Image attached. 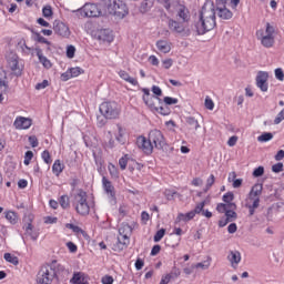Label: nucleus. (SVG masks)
I'll return each instance as SVG.
<instances>
[{"label":"nucleus","instance_id":"1","mask_svg":"<svg viewBox=\"0 0 284 284\" xmlns=\"http://www.w3.org/2000/svg\"><path fill=\"white\" fill-rule=\"evenodd\" d=\"M196 34H205L210 30L216 28V11L214 10V3L205 2L200 10V19L194 24Z\"/></svg>","mask_w":284,"mask_h":284},{"label":"nucleus","instance_id":"2","mask_svg":"<svg viewBox=\"0 0 284 284\" xmlns=\"http://www.w3.org/2000/svg\"><path fill=\"white\" fill-rule=\"evenodd\" d=\"M72 205L79 216H89L92 210V203L88 201V192L83 190H79L74 195Z\"/></svg>","mask_w":284,"mask_h":284},{"label":"nucleus","instance_id":"3","mask_svg":"<svg viewBox=\"0 0 284 284\" xmlns=\"http://www.w3.org/2000/svg\"><path fill=\"white\" fill-rule=\"evenodd\" d=\"M256 39L263 48H274V43H276V29L267 22L264 29L256 31Z\"/></svg>","mask_w":284,"mask_h":284},{"label":"nucleus","instance_id":"4","mask_svg":"<svg viewBox=\"0 0 284 284\" xmlns=\"http://www.w3.org/2000/svg\"><path fill=\"white\" fill-rule=\"evenodd\" d=\"M57 267H59L57 261H52L50 264L41 266L38 273V283L52 284V281H54V277L57 276Z\"/></svg>","mask_w":284,"mask_h":284},{"label":"nucleus","instance_id":"5","mask_svg":"<svg viewBox=\"0 0 284 284\" xmlns=\"http://www.w3.org/2000/svg\"><path fill=\"white\" fill-rule=\"evenodd\" d=\"M106 10H108L109 14L116 17V19H125V17H128V14H130L128 4H125V2H123V0H109Z\"/></svg>","mask_w":284,"mask_h":284},{"label":"nucleus","instance_id":"6","mask_svg":"<svg viewBox=\"0 0 284 284\" xmlns=\"http://www.w3.org/2000/svg\"><path fill=\"white\" fill-rule=\"evenodd\" d=\"M24 68L26 64H23V60H21L17 53H9L7 55V70L13 74V77H21Z\"/></svg>","mask_w":284,"mask_h":284},{"label":"nucleus","instance_id":"7","mask_svg":"<svg viewBox=\"0 0 284 284\" xmlns=\"http://www.w3.org/2000/svg\"><path fill=\"white\" fill-rule=\"evenodd\" d=\"M99 110L104 119H119L121 114V105L114 101L102 102Z\"/></svg>","mask_w":284,"mask_h":284},{"label":"nucleus","instance_id":"8","mask_svg":"<svg viewBox=\"0 0 284 284\" xmlns=\"http://www.w3.org/2000/svg\"><path fill=\"white\" fill-rule=\"evenodd\" d=\"M134 227H136V222H132L131 224H129L128 222H124L121 224L119 229V234L120 236H122L124 242L121 244V242L119 241V245H122L120 250H123L125 245L130 243V236H132V232Z\"/></svg>","mask_w":284,"mask_h":284},{"label":"nucleus","instance_id":"9","mask_svg":"<svg viewBox=\"0 0 284 284\" xmlns=\"http://www.w3.org/2000/svg\"><path fill=\"white\" fill-rule=\"evenodd\" d=\"M149 139L153 148H156V150H163L165 148V136L163 135V132L161 130L154 129L149 132Z\"/></svg>","mask_w":284,"mask_h":284},{"label":"nucleus","instance_id":"10","mask_svg":"<svg viewBox=\"0 0 284 284\" xmlns=\"http://www.w3.org/2000/svg\"><path fill=\"white\" fill-rule=\"evenodd\" d=\"M78 12L83 18H95L101 14V8L95 3H85Z\"/></svg>","mask_w":284,"mask_h":284},{"label":"nucleus","instance_id":"11","mask_svg":"<svg viewBox=\"0 0 284 284\" xmlns=\"http://www.w3.org/2000/svg\"><path fill=\"white\" fill-rule=\"evenodd\" d=\"M136 145L144 154H152V152H154V144H152L150 138L143 135L138 136Z\"/></svg>","mask_w":284,"mask_h":284},{"label":"nucleus","instance_id":"12","mask_svg":"<svg viewBox=\"0 0 284 284\" xmlns=\"http://www.w3.org/2000/svg\"><path fill=\"white\" fill-rule=\"evenodd\" d=\"M184 22H179L176 20H169V29L172 30V32H178V34H185L186 37H190V29L183 24Z\"/></svg>","mask_w":284,"mask_h":284},{"label":"nucleus","instance_id":"13","mask_svg":"<svg viewBox=\"0 0 284 284\" xmlns=\"http://www.w3.org/2000/svg\"><path fill=\"white\" fill-rule=\"evenodd\" d=\"M53 31L55 34H58L59 37H63L64 39H68V37H70V27L59 20H55L53 22Z\"/></svg>","mask_w":284,"mask_h":284},{"label":"nucleus","instance_id":"14","mask_svg":"<svg viewBox=\"0 0 284 284\" xmlns=\"http://www.w3.org/2000/svg\"><path fill=\"white\" fill-rule=\"evenodd\" d=\"M268 79H270V73H267V71H258L255 81H256L257 88H260V90L262 92H267V90H268L267 80Z\"/></svg>","mask_w":284,"mask_h":284},{"label":"nucleus","instance_id":"15","mask_svg":"<svg viewBox=\"0 0 284 284\" xmlns=\"http://www.w3.org/2000/svg\"><path fill=\"white\" fill-rule=\"evenodd\" d=\"M16 130H30L32 128V119L26 116H17L13 122Z\"/></svg>","mask_w":284,"mask_h":284},{"label":"nucleus","instance_id":"16","mask_svg":"<svg viewBox=\"0 0 284 284\" xmlns=\"http://www.w3.org/2000/svg\"><path fill=\"white\" fill-rule=\"evenodd\" d=\"M142 92H143L142 101H144L145 105L150 110H159V108H156V104L154 103V97L150 94V89L143 88Z\"/></svg>","mask_w":284,"mask_h":284},{"label":"nucleus","instance_id":"17","mask_svg":"<svg viewBox=\"0 0 284 284\" xmlns=\"http://www.w3.org/2000/svg\"><path fill=\"white\" fill-rule=\"evenodd\" d=\"M72 284H90V277L83 272H77L70 280Z\"/></svg>","mask_w":284,"mask_h":284},{"label":"nucleus","instance_id":"18","mask_svg":"<svg viewBox=\"0 0 284 284\" xmlns=\"http://www.w3.org/2000/svg\"><path fill=\"white\" fill-rule=\"evenodd\" d=\"M178 17L181 19L182 23H190L192 14H190V9L185 6H180L178 9Z\"/></svg>","mask_w":284,"mask_h":284},{"label":"nucleus","instance_id":"19","mask_svg":"<svg viewBox=\"0 0 284 284\" xmlns=\"http://www.w3.org/2000/svg\"><path fill=\"white\" fill-rule=\"evenodd\" d=\"M24 234L30 236L32 241H37L39 239V233L34 231V226L32 225V220L29 217V222L23 225Z\"/></svg>","mask_w":284,"mask_h":284},{"label":"nucleus","instance_id":"20","mask_svg":"<svg viewBox=\"0 0 284 284\" xmlns=\"http://www.w3.org/2000/svg\"><path fill=\"white\" fill-rule=\"evenodd\" d=\"M258 205H261V197L248 199V202L246 203V207L248 210V216H254Z\"/></svg>","mask_w":284,"mask_h":284},{"label":"nucleus","instance_id":"21","mask_svg":"<svg viewBox=\"0 0 284 284\" xmlns=\"http://www.w3.org/2000/svg\"><path fill=\"white\" fill-rule=\"evenodd\" d=\"M241 252L239 251H230L227 255V261L231 263V266L236 270L239 267V263H241Z\"/></svg>","mask_w":284,"mask_h":284},{"label":"nucleus","instance_id":"22","mask_svg":"<svg viewBox=\"0 0 284 284\" xmlns=\"http://www.w3.org/2000/svg\"><path fill=\"white\" fill-rule=\"evenodd\" d=\"M115 136V141H118V143H120L121 145H125V142L128 141V136L125 133V129H123V126H121V124L116 125V131L114 133Z\"/></svg>","mask_w":284,"mask_h":284},{"label":"nucleus","instance_id":"23","mask_svg":"<svg viewBox=\"0 0 284 284\" xmlns=\"http://www.w3.org/2000/svg\"><path fill=\"white\" fill-rule=\"evenodd\" d=\"M216 14L220 19H223L224 21H227L232 19V17H234V13H232L226 7H217Z\"/></svg>","mask_w":284,"mask_h":284},{"label":"nucleus","instance_id":"24","mask_svg":"<svg viewBox=\"0 0 284 284\" xmlns=\"http://www.w3.org/2000/svg\"><path fill=\"white\" fill-rule=\"evenodd\" d=\"M156 48L162 54H168L172 50V43L168 40H159L156 42Z\"/></svg>","mask_w":284,"mask_h":284},{"label":"nucleus","instance_id":"25","mask_svg":"<svg viewBox=\"0 0 284 284\" xmlns=\"http://www.w3.org/2000/svg\"><path fill=\"white\" fill-rule=\"evenodd\" d=\"M36 52H37V57H38L40 63H42L43 68H45V70H50V68H52V62L45 55H43V51L40 48H37Z\"/></svg>","mask_w":284,"mask_h":284},{"label":"nucleus","instance_id":"26","mask_svg":"<svg viewBox=\"0 0 284 284\" xmlns=\"http://www.w3.org/2000/svg\"><path fill=\"white\" fill-rule=\"evenodd\" d=\"M119 77L120 79H122L123 81H125L126 83H130L131 85H139V80H136V78H133L130 75V73H128L124 70L119 71Z\"/></svg>","mask_w":284,"mask_h":284},{"label":"nucleus","instance_id":"27","mask_svg":"<svg viewBox=\"0 0 284 284\" xmlns=\"http://www.w3.org/2000/svg\"><path fill=\"white\" fill-rule=\"evenodd\" d=\"M195 215V212L193 211H190L187 213H179L176 219H175V223H187L190 221H192L194 219Z\"/></svg>","mask_w":284,"mask_h":284},{"label":"nucleus","instance_id":"28","mask_svg":"<svg viewBox=\"0 0 284 284\" xmlns=\"http://www.w3.org/2000/svg\"><path fill=\"white\" fill-rule=\"evenodd\" d=\"M102 185L106 194H110V196H114V185H112V182L108 180L105 176L102 178Z\"/></svg>","mask_w":284,"mask_h":284},{"label":"nucleus","instance_id":"29","mask_svg":"<svg viewBox=\"0 0 284 284\" xmlns=\"http://www.w3.org/2000/svg\"><path fill=\"white\" fill-rule=\"evenodd\" d=\"M65 170V165L61 163V160H55L52 165V172L55 176H61V173Z\"/></svg>","mask_w":284,"mask_h":284},{"label":"nucleus","instance_id":"30","mask_svg":"<svg viewBox=\"0 0 284 284\" xmlns=\"http://www.w3.org/2000/svg\"><path fill=\"white\" fill-rule=\"evenodd\" d=\"M0 90L8 92V75L3 69L0 68Z\"/></svg>","mask_w":284,"mask_h":284},{"label":"nucleus","instance_id":"31","mask_svg":"<svg viewBox=\"0 0 284 284\" xmlns=\"http://www.w3.org/2000/svg\"><path fill=\"white\" fill-rule=\"evenodd\" d=\"M263 192V186L256 184L252 187L248 199H261V194Z\"/></svg>","mask_w":284,"mask_h":284},{"label":"nucleus","instance_id":"32","mask_svg":"<svg viewBox=\"0 0 284 284\" xmlns=\"http://www.w3.org/2000/svg\"><path fill=\"white\" fill-rule=\"evenodd\" d=\"M186 124L189 125V130L196 132V130H199V128H201V124L199 123V120H196L195 118H187L186 119Z\"/></svg>","mask_w":284,"mask_h":284},{"label":"nucleus","instance_id":"33","mask_svg":"<svg viewBox=\"0 0 284 284\" xmlns=\"http://www.w3.org/2000/svg\"><path fill=\"white\" fill-rule=\"evenodd\" d=\"M6 219L11 223V225H17V223H19V216L13 211H7Z\"/></svg>","mask_w":284,"mask_h":284},{"label":"nucleus","instance_id":"34","mask_svg":"<svg viewBox=\"0 0 284 284\" xmlns=\"http://www.w3.org/2000/svg\"><path fill=\"white\" fill-rule=\"evenodd\" d=\"M4 261L7 263H11V265H19V257L11 253H4L3 255Z\"/></svg>","mask_w":284,"mask_h":284},{"label":"nucleus","instance_id":"35","mask_svg":"<svg viewBox=\"0 0 284 284\" xmlns=\"http://www.w3.org/2000/svg\"><path fill=\"white\" fill-rule=\"evenodd\" d=\"M210 265H212V258L209 257L206 261L204 262H200L197 264H194L193 267H195V270H210Z\"/></svg>","mask_w":284,"mask_h":284},{"label":"nucleus","instance_id":"36","mask_svg":"<svg viewBox=\"0 0 284 284\" xmlns=\"http://www.w3.org/2000/svg\"><path fill=\"white\" fill-rule=\"evenodd\" d=\"M154 7V0H144L140 7L141 12H148Z\"/></svg>","mask_w":284,"mask_h":284},{"label":"nucleus","instance_id":"37","mask_svg":"<svg viewBox=\"0 0 284 284\" xmlns=\"http://www.w3.org/2000/svg\"><path fill=\"white\" fill-rule=\"evenodd\" d=\"M59 203L62 210H68V207H70V196L61 195L59 199Z\"/></svg>","mask_w":284,"mask_h":284},{"label":"nucleus","instance_id":"38","mask_svg":"<svg viewBox=\"0 0 284 284\" xmlns=\"http://www.w3.org/2000/svg\"><path fill=\"white\" fill-rule=\"evenodd\" d=\"M69 72H71V78L75 79L77 77H81V74H84V70L80 67L70 68Z\"/></svg>","mask_w":284,"mask_h":284},{"label":"nucleus","instance_id":"39","mask_svg":"<svg viewBox=\"0 0 284 284\" xmlns=\"http://www.w3.org/2000/svg\"><path fill=\"white\" fill-rule=\"evenodd\" d=\"M53 14L54 12L52 11L51 6L48 4L42 8V16L44 17V19H52Z\"/></svg>","mask_w":284,"mask_h":284},{"label":"nucleus","instance_id":"40","mask_svg":"<svg viewBox=\"0 0 284 284\" xmlns=\"http://www.w3.org/2000/svg\"><path fill=\"white\" fill-rule=\"evenodd\" d=\"M229 207H236V205L219 203L216 210L220 214H225Z\"/></svg>","mask_w":284,"mask_h":284},{"label":"nucleus","instance_id":"41","mask_svg":"<svg viewBox=\"0 0 284 284\" xmlns=\"http://www.w3.org/2000/svg\"><path fill=\"white\" fill-rule=\"evenodd\" d=\"M108 170L112 179H119V169L116 168V165L109 163Z\"/></svg>","mask_w":284,"mask_h":284},{"label":"nucleus","instance_id":"42","mask_svg":"<svg viewBox=\"0 0 284 284\" xmlns=\"http://www.w3.org/2000/svg\"><path fill=\"white\" fill-rule=\"evenodd\" d=\"M41 159H42V161H44V163H45L47 165H51V164H52V155L50 154V151L44 150V151L41 153Z\"/></svg>","mask_w":284,"mask_h":284},{"label":"nucleus","instance_id":"43","mask_svg":"<svg viewBox=\"0 0 284 284\" xmlns=\"http://www.w3.org/2000/svg\"><path fill=\"white\" fill-rule=\"evenodd\" d=\"M214 183H216V178L214 176V174H211L206 180L204 192H209V190L212 189V185H214Z\"/></svg>","mask_w":284,"mask_h":284},{"label":"nucleus","instance_id":"44","mask_svg":"<svg viewBox=\"0 0 284 284\" xmlns=\"http://www.w3.org/2000/svg\"><path fill=\"white\" fill-rule=\"evenodd\" d=\"M65 227H67V230H72V232H74V234H83V229L80 226H77L72 223H67Z\"/></svg>","mask_w":284,"mask_h":284},{"label":"nucleus","instance_id":"45","mask_svg":"<svg viewBox=\"0 0 284 284\" xmlns=\"http://www.w3.org/2000/svg\"><path fill=\"white\" fill-rule=\"evenodd\" d=\"M274 139V135L272 133H263L257 138V141L261 143H267V141H272Z\"/></svg>","mask_w":284,"mask_h":284},{"label":"nucleus","instance_id":"46","mask_svg":"<svg viewBox=\"0 0 284 284\" xmlns=\"http://www.w3.org/2000/svg\"><path fill=\"white\" fill-rule=\"evenodd\" d=\"M36 41L38 43H44L45 45H52V42L48 41L41 33H36Z\"/></svg>","mask_w":284,"mask_h":284},{"label":"nucleus","instance_id":"47","mask_svg":"<svg viewBox=\"0 0 284 284\" xmlns=\"http://www.w3.org/2000/svg\"><path fill=\"white\" fill-rule=\"evenodd\" d=\"M205 201H202L200 203L196 204L195 209L193 210V212H195V215L196 214H203V212L205 211Z\"/></svg>","mask_w":284,"mask_h":284},{"label":"nucleus","instance_id":"48","mask_svg":"<svg viewBox=\"0 0 284 284\" xmlns=\"http://www.w3.org/2000/svg\"><path fill=\"white\" fill-rule=\"evenodd\" d=\"M163 101L165 105H176L179 103V99L172 97H164Z\"/></svg>","mask_w":284,"mask_h":284},{"label":"nucleus","instance_id":"49","mask_svg":"<svg viewBox=\"0 0 284 284\" xmlns=\"http://www.w3.org/2000/svg\"><path fill=\"white\" fill-rule=\"evenodd\" d=\"M32 159H34V153L32 151H27L24 154V165H30V161H32Z\"/></svg>","mask_w":284,"mask_h":284},{"label":"nucleus","instance_id":"50","mask_svg":"<svg viewBox=\"0 0 284 284\" xmlns=\"http://www.w3.org/2000/svg\"><path fill=\"white\" fill-rule=\"evenodd\" d=\"M163 236H165V229L159 230V231L155 233V235H154V237H153V241H154L155 243H159V241H161V240L163 239Z\"/></svg>","mask_w":284,"mask_h":284},{"label":"nucleus","instance_id":"51","mask_svg":"<svg viewBox=\"0 0 284 284\" xmlns=\"http://www.w3.org/2000/svg\"><path fill=\"white\" fill-rule=\"evenodd\" d=\"M225 216H226V220H229V222L232 223V221H236L237 215H236V212L227 209Z\"/></svg>","mask_w":284,"mask_h":284},{"label":"nucleus","instance_id":"52","mask_svg":"<svg viewBox=\"0 0 284 284\" xmlns=\"http://www.w3.org/2000/svg\"><path fill=\"white\" fill-rule=\"evenodd\" d=\"M155 112L161 113L162 116H169V114H171L172 111L168 106H160L158 108V110H155Z\"/></svg>","mask_w":284,"mask_h":284},{"label":"nucleus","instance_id":"53","mask_svg":"<svg viewBox=\"0 0 284 284\" xmlns=\"http://www.w3.org/2000/svg\"><path fill=\"white\" fill-rule=\"evenodd\" d=\"M263 174H265V168L263 166H258L253 171V176H255V179H258V176H263Z\"/></svg>","mask_w":284,"mask_h":284},{"label":"nucleus","instance_id":"54","mask_svg":"<svg viewBox=\"0 0 284 284\" xmlns=\"http://www.w3.org/2000/svg\"><path fill=\"white\" fill-rule=\"evenodd\" d=\"M77 52V49L74 48V45H69L67 48V57L68 59H74V53Z\"/></svg>","mask_w":284,"mask_h":284},{"label":"nucleus","instance_id":"55","mask_svg":"<svg viewBox=\"0 0 284 284\" xmlns=\"http://www.w3.org/2000/svg\"><path fill=\"white\" fill-rule=\"evenodd\" d=\"M28 140L31 148H39V139H37V135H30Z\"/></svg>","mask_w":284,"mask_h":284},{"label":"nucleus","instance_id":"56","mask_svg":"<svg viewBox=\"0 0 284 284\" xmlns=\"http://www.w3.org/2000/svg\"><path fill=\"white\" fill-rule=\"evenodd\" d=\"M204 105H205L206 110H214V101L211 100L210 97L205 98Z\"/></svg>","mask_w":284,"mask_h":284},{"label":"nucleus","instance_id":"57","mask_svg":"<svg viewBox=\"0 0 284 284\" xmlns=\"http://www.w3.org/2000/svg\"><path fill=\"white\" fill-rule=\"evenodd\" d=\"M224 203H232L234 201V193L227 192L223 195Z\"/></svg>","mask_w":284,"mask_h":284},{"label":"nucleus","instance_id":"58","mask_svg":"<svg viewBox=\"0 0 284 284\" xmlns=\"http://www.w3.org/2000/svg\"><path fill=\"white\" fill-rule=\"evenodd\" d=\"M119 165L121 170H125V168H128V155H124L119 160Z\"/></svg>","mask_w":284,"mask_h":284},{"label":"nucleus","instance_id":"59","mask_svg":"<svg viewBox=\"0 0 284 284\" xmlns=\"http://www.w3.org/2000/svg\"><path fill=\"white\" fill-rule=\"evenodd\" d=\"M48 85H50V82L48 80H43L42 82L36 84V90H45Z\"/></svg>","mask_w":284,"mask_h":284},{"label":"nucleus","instance_id":"60","mask_svg":"<svg viewBox=\"0 0 284 284\" xmlns=\"http://www.w3.org/2000/svg\"><path fill=\"white\" fill-rule=\"evenodd\" d=\"M275 78L277 79V81H284L283 69L281 68L275 69Z\"/></svg>","mask_w":284,"mask_h":284},{"label":"nucleus","instance_id":"61","mask_svg":"<svg viewBox=\"0 0 284 284\" xmlns=\"http://www.w3.org/2000/svg\"><path fill=\"white\" fill-rule=\"evenodd\" d=\"M102 284H113L114 283V277L112 275H104L101 280Z\"/></svg>","mask_w":284,"mask_h":284},{"label":"nucleus","instance_id":"62","mask_svg":"<svg viewBox=\"0 0 284 284\" xmlns=\"http://www.w3.org/2000/svg\"><path fill=\"white\" fill-rule=\"evenodd\" d=\"M67 247L69 252H71L72 254L77 253V251L79 250V247L77 246V244H74V242H68Z\"/></svg>","mask_w":284,"mask_h":284},{"label":"nucleus","instance_id":"63","mask_svg":"<svg viewBox=\"0 0 284 284\" xmlns=\"http://www.w3.org/2000/svg\"><path fill=\"white\" fill-rule=\"evenodd\" d=\"M72 79V74L70 69H68L64 73L61 74V81H70Z\"/></svg>","mask_w":284,"mask_h":284},{"label":"nucleus","instance_id":"64","mask_svg":"<svg viewBox=\"0 0 284 284\" xmlns=\"http://www.w3.org/2000/svg\"><path fill=\"white\" fill-rule=\"evenodd\" d=\"M282 121H284V111L283 110L277 114V116L274 120V123H275V125H278V123H281Z\"/></svg>","mask_w":284,"mask_h":284}]
</instances>
